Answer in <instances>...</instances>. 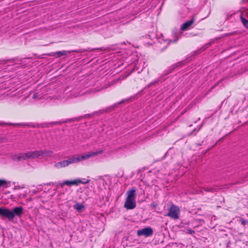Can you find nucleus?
I'll list each match as a JSON object with an SVG mask.
<instances>
[{"instance_id":"obj_1","label":"nucleus","mask_w":248,"mask_h":248,"mask_svg":"<svg viewBox=\"0 0 248 248\" xmlns=\"http://www.w3.org/2000/svg\"><path fill=\"white\" fill-rule=\"evenodd\" d=\"M47 153V152L45 151H30L16 155L13 156V159L15 161H21V160L34 158L44 155H46Z\"/></svg>"},{"instance_id":"obj_2","label":"nucleus","mask_w":248,"mask_h":248,"mask_svg":"<svg viewBox=\"0 0 248 248\" xmlns=\"http://www.w3.org/2000/svg\"><path fill=\"white\" fill-rule=\"evenodd\" d=\"M135 194L136 191L134 189H131L127 191V197L124 204V207L126 209L131 210L136 207Z\"/></svg>"},{"instance_id":"obj_3","label":"nucleus","mask_w":248,"mask_h":248,"mask_svg":"<svg viewBox=\"0 0 248 248\" xmlns=\"http://www.w3.org/2000/svg\"><path fill=\"white\" fill-rule=\"evenodd\" d=\"M104 152L103 150H100L96 152H91L88 153L85 155H81L73 156L75 163L78 162L79 161L87 160L90 157L96 156L98 155L103 154Z\"/></svg>"},{"instance_id":"obj_4","label":"nucleus","mask_w":248,"mask_h":248,"mask_svg":"<svg viewBox=\"0 0 248 248\" xmlns=\"http://www.w3.org/2000/svg\"><path fill=\"white\" fill-rule=\"evenodd\" d=\"M180 212L179 208L174 204H172L169 210V212L167 216L171 218L177 219L179 218Z\"/></svg>"},{"instance_id":"obj_5","label":"nucleus","mask_w":248,"mask_h":248,"mask_svg":"<svg viewBox=\"0 0 248 248\" xmlns=\"http://www.w3.org/2000/svg\"><path fill=\"white\" fill-rule=\"evenodd\" d=\"M75 163L73 156L68 158L67 160H63L61 162L56 163L54 166L57 169H60L63 167H66L69 166L70 164Z\"/></svg>"},{"instance_id":"obj_6","label":"nucleus","mask_w":248,"mask_h":248,"mask_svg":"<svg viewBox=\"0 0 248 248\" xmlns=\"http://www.w3.org/2000/svg\"><path fill=\"white\" fill-rule=\"evenodd\" d=\"M0 216L7 217L9 220L13 219L15 215L14 212L8 208H2L0 207Z\"/></svg>"},{"instance_id":"obj_7","label":"nucleus","mask_w":248,"mask_h":248,"mask_svg":"<svg viewBox=\"0 0 248 248\" xmlns=\"http://www.w3.org/2000/svg\"><path fill=\"white\" fill-rule=\"evenodd\" d=\"M137 234L139 236L144 235L145 236H149L153 234V230L152 228L147 227L138 230Z\"/></svg>"},{"instance_id":"obj_8","label":"nucleus","mask_w":248,"mask_h":248,"mask_svg":"<svg viewBox=\"0 0 248 248\" xmlns=\"http://www.w3.org/2000/svg\"><path fill=\"white\" fill-rule=\"evenodd\" d=\"M80 181H78V179L73 180H66L64 181L63 182L60 184V185L62 186H63L64 185L71 186L72 185L78 186L79 185V182Z\"/></svg>"},{"instance_id":"obj_9","label":"nucleus","mask_w":248,"mask_h":248,"mask_svg":"<svg viewBox=\"0 0 248 248\" xmlns=\"http://www.w3.org/2000/svg\"><path fill=\"white\" fill-rule=\"evenodd\" d=\"M194 19H192L189 21H187L183 24L181 26V30L182 31L186 30L189 27H190L194 22Z\"/></svg>"},{"instance_id":"obj_10","label":"nucleus","mask_w":248,"mask_h":248,"mask_svg":"<svg viewBox=\"0 0 248 248\" xmlns=\"http://www.w3.org/2000/svg\"><path fill=\"white\" fill-rule=\"evenodd\" d=\"M12 211L14 212L15 216L16 215L19 217L23 213V208L21 206L16 207L14 208Z\"/></svg>"},{"instance_id":"obj_11","label":"nucleus","mask_w":248,"mask_h":248,"mask_svg":"<svg viewBox=\"0 0 248 248\" xmlns=\"http://www.w3.org/2000/svg\"><path fill=\"white\" fill-rule=\"evenodd\" d=\"M66 51L65 50L59 51L55 52H53L49 54L50 56H55L56 57H60L63 55H65L66 54Z\"/></svg>"},{"instance_id":"obj_12","label":"nucleus","mask_w":248,"mask_h":248,"mask_svg":"<svg viewBox=\"0 0 248 248\" xmlns=\"http://www.w3.org/2000/svg\"><path fill=\"white\" fill-rule=\"evenodd\" d=\"M74 207V208L78 212L82 211L85 208L84 205L80 203H76Z\"/></svg>"},{"instance_id":"obj_13","label":"nucleus","mask_w":248,"mask_h":248,"mask_svg":"<svg viewBox=\"0 0 248 248\" xmlns=\"http://www.w3.org/2000/svg\"><path fill=\"white\" fill-rule=\"evenodd\" d=\"M9 184V183L5 180L0 179V187L5 186L7 187Z\"/></svg>"},{"instance_id":"obj_14","label":"nucleus","mask_w":248,"mask_h":248,"mask_svg":"<svg viewBox=\"0 0 248 248\" xmlns=\"http://www.w3.org/2000/svg\"><path fill=\"white\" fill-rule=\"evenodd\" d=\"M240 19L243 25L246 28L248 29V20L242 16H241Z\"/></svg>"},{"instance_id":"obj_15","label":"nucleus","mask_w":248,"mask_h":248,"mask_svg":"<svg viewBox=\"0 0 248 248\" xmlns=\"http://www.w3.org/2000/svg\"><path fill=\"white\" fill-rule=\"evenodd\" d=\"M78 181H80L79 182V184H88L90 182L89 179H85V178L82 179H78Z\"/></svg>"},{"instance_id":"obj_16","label":"nucleus","mask_w":248,"mask_h":248,"mask_svg":"<svg viewBox=\"0 0 248 248\" xmlns=\"http://www.w3.org/2000/svg\"><path fill=\"white\" fill-rule=\"evenodd\" d=\"M241 223L243 225H245V224L246 223V220H245L244 219H242Z\"/></svg>"},{"instance_id":"obj_17","label":"nucleus","mask_w":248,"mask_h":248,"mask_svg":"<svg viewBox=\"0 0 248 248\" xmlns=\"http://www.w3.org/2000/svg\"><path fill=\"white\" fill-rule=\"evenodd\" d=\"M37 97V93H35L33 95V98H35Z\"/></svg>"}]
</instances>
